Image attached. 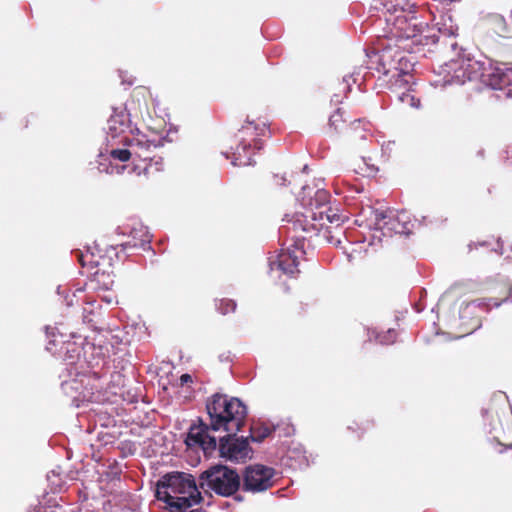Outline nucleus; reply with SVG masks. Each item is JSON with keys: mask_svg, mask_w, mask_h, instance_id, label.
Wrapping results in <instances>:
<instances>
[{"mask_svg": "<svg viewBox=\"0 0 512 512\" xmlns=\"http://www.w3.org/2000/svg\"><path fill=\"white\" fill-rule=\"evenodd\" d=\"M210 417V427L204 424H194L189 428L185 443L189 448H200L205 454L216 449V438L208 434V430H224L227 433H237L246 417L247 409L243 402L236 397L215 394L206 405Z\"/></svg>", "mask_w": 512, "mask_h": 512, "instance_id": "f257e3e1", "label": "nucleus"}, {"mask_svg": "<svg viewBox=\"0 0 512 512\" xmlns=\"http://www.w3.org/2000/svg\"><path fill=\"white\" fill-rule=\"evenodd\" d=\"M439 74L443 76L444 86L480 81L494 90L503 91L506 98H512V66L505 63L461 56L441 66Z\"/></svg>", "mask_w": 512, "mask_h": 512, "instance_id": "f03ea898", "label": "nucleus"}, {"mask_svg": "<svg viewBox=\"0 0 512 512\" xmlns=\"http://www.w3.org/2000/svg\"><path fill=\"white\" fill-rule=\"evenodd\" d=\"M156 497L165 502L171 512H186L201 500V494L192 475L172 472L157 483Z\"/></svg>", "mask_w": 512, "mask_h": 512, "instance_id": "7ed1b4c3", "label": "nucleus"}, {"mask_svg": "<svg viewBox=\"0 0 512 512\" xmlns=\"http://www.w3.org/2000/svg\"><path fill=\"white\" fill-rule=\"evenodd\" d=\"M328 199V192L321 187V180H317L314 187L304 186L298 197L303 208L310 213V218L322 222L321 227L325 225V221L338 227L344 222L345 217L338 213L337 208L326 207Z\"/></svg>", "mask_w": 512, "mask_h": 512, "instance_id": "20e7f679", "label": "nucleus"}, {"mask_svg": "<svg viewBox=\"0 0 512 512\" xmlns=\"http://www.w3.org/2000/svg\"><path fill=\"white\" fill-rule=\"evenodd\" d=\"M200 486L218 495L230 496L238 490L240 477L235 470L227 466L215 465L201 474Z\"/></svg>", "mask_w": 512, "mask_h": 512, "instance_id": "39448f33", "label": "nucleus"}, {"mask_svg": "<svg viewBox=\"0 0 512 512\" xmlns=\"http://www.w3.org/2000/svg\"><path fill=\"white\" fill-rule=\"evenodd\" d=\"M364 215H368L365 220L366 227L381 231L382 235L408 234L410 232L411 221L409 215L402 211L398 213L373 210L368 208L363 211Z\"/></svg>", "mask_w": 512, "mask_h": 512, "instance_id": "423d86ee", "label": "nucleus"}, {"mask_svg": "<svg viewBox=\"0 0 512 512\" xmlns=\"http://www.w3.org/2000/svg\"><path fill=\"white\" fill-rule=\"evenodd\" d=\"M275 470L262 464L246 467L243 475V487L253 493L263 492L274 484Z\"/></svg>", "mask_w": 512, "mask_h": 512, "instance_id": "0eeeda50", "label": "nucleus"}, {"mask_svg": "<svg viewBox=\"0 0 512 512\" xmlns=\"http://www.w3.org/2000/svg\"><path fill=\"white\" fill-rule=\"evenodd\" d=\"M130 117L125 107L114 108L106 126L108 143L126 144L131 138L128 134Z\"/></svg>", "mask_w": 512, "mask_h": 512, "instance_id": "6e6552de", "label": "nucleus"}, {"mask_svg": "<svg viewBox=\"0 0 512 512\" xmlns=\"http://www.w3.org/2000/svg\"><path fill=\"white\" fill-rule=\"evenodd\" d=\"M233 433H228L227 437L220 440V456L234 462L245 461L250 457V447L247 439L234 438Z\"/></svg>", "mask_w": 512, "mask_h": 512, "instance_id": "1a4fd4ad", "label": "nucleus"}, {"mask_svg": "<svg viewBox=\"0 0 512 512\" xmlns=\"http://www.w3.org/2000/svg\"><path fill=\"white\" fill-rule=\"evenodd\" d=\"M396 15L387 18V22L393 25L395 35L400 38H413L421 32L422 24L412 15H407L404 10L395 9Z\"/></svg>", "mask_w": 512, "mask_h": 512, "instance_id": "9d476101", "label": "nucleus"}, {"mask_svg": "<svg viewBox=\"0 0 512 512\" xmlns=\"http://www.w3.org/2000/svg\"><path fill=\"white\" fill-rule=\"evenodd\" d=\"M303 253L302 247L295 243L292 247L282 250L275 259L270 258V268L273 270L277 267L283 273L293 276L298 272V261Z\"/></svg>", "mask_w": 512, "mask_h": 512, "instance_id": "9b49d317", "label": "nucleus"}, {"mask_svg": "<svg viewBox=\"0 0 512 512\" xmlns=\"http://www.w3.org/2000/svg\"><path fill=\"white\" fill-rule=\"evenodd\" d=\"M142 144L141 140L137 143L128 141L126 144H117L115 142H107L106 152L110 155L112 160H118L120 162L128 161L131 157L140 158L147 160L148 155L140 153L138 151L139 146Z\"/></svg>", "mask_w": 512, "mask_h": 512, "instance_id": "f8f14e48", "label": "nucleus"}, {"mask_svg": "<svg viewBox=\"0 0 512 512\" xmlns=\"http://www.w3.org/2000/svg\"><path fill=\"white\" fill-rule=\"evenodd\" d=\"M250 146V143H240V145L233 152L232 164L234 166H248L252 164Z\"/></svg>", "mask_w": 512, "mask_h": 512, "instance_id": "ddd939ff", "label": "nucleus"}, {"mask_svg": "<svg viewBox=\"0 0 512 512\" xmlns=\"http://www.w3.org/2000/svg\"><path fill=\"white\" fill-rule=\"evenodd\" d=\"M353 166L355 173L366 177L373 176L378 171L377 167L371 162V159L364 157L357 159Z\"/></svg>", "mask_w": 512, "mask_h": 512, "instance_id": "4468645a", "label": "nucleus"}, {"mask_svg": "<svg viewBox=\"0 0 512 512\" xmlns=\"http://www.w3.org/2000/svg\"><path fill=\"white\" fill-rule=\"evenodd\" d=\"M138 140L142 141V144L139 146L138 151L140 153L147 154L148 155V159H149L150 158V149L152 147L155 148L156 145L154 144V142L146 139L145 136H141V137H137V138L131 137L128 141H132L134 143H137Z\"/></svg>", "mask_w": 512, "mask_h": 512, "instance_id": "2eb2a0df", "label": "nucleus"}, {"mask_svg": "<svg viewBox=\"0 0 512 512\" xmlns=\"http://www.w3.org/2000/svg\"><path fill=\"white\" fill-rule=\"evenodd\" d=\"M375 340L381 344H391L396 339V332L393 329H388V331L383 335L376 334L374 336Z\"/></svg>", "mask_w": 512, "mask_h": 512, "instance_id": "dca6fc26", "label": "nucleus"}, {"mask_svg": "<svg viewBox=\"0 0 512 512\" xmlns=\"http://www.w3.org/2000/svg\"><path fill=\"white\" fill-rule=\"evenodd\" d=\"M309 215H310V213L307 212V209H305V213H301V217H299V218H297L295 220L288 219V222L293 221L294 225L296 227L301 228L303 231H308L307 219L310 218Z\"/></svg>", "mask_w": 512, "mask_h": 512, "instance_id": "f3484780", "label": "nucleus"}, {"mask_svg": "<svg viewBox=\"0 0 512 512\" xmlns=\"http://www.w3.org/2000/svg\"><path fill=\"white\" fill-rule=\"evenodd\" d=\"M399 100L403 103L409 104L413 108H418L420 105L419 99L415 98L410 93H403L401 96H399Z\"/></svg>", "mask_w": 512, "mask_h": 512, "instance_id": "a211bd4d", "label": "nucleus"}, {"mask_svg": "<svg viewBox=\"0 0 512 512\" xmlns=\"http://www.w3.org/2000/svg\"><path fill=\"white\" fill-rule=\"evenodd\" d=\"M270 433H271L270 429L265 427V428H263L261 434H259V435H257L256 432L253 431V433L251 435V438H252L253 441L260 442L265 437H267Z\"/></svg>", "mask_w": 512, "mask_h": 512, "instance_id": "6ab92c4d", "label": "nucleus"}, {"mask_svg": "<svg viewBox=\"0 0 512 512\" xmlns=\"http://www.w3.org/2000/svg\"><path fill=\"white\" fill-rule=\"evenodd\" d=\"M225 304H226V308L225 309L220 308L221 312L223 314H225V313H227L229 311H234L235 310V303L233 301L228 300V301L225 302Z\"/></svg>", "mask_w": 512, "mask_h": 512, "instance_id": "aec40b11", "label": "nucleus"}, {"mask_svg": "<svg viewBox=\"0 0 512 512\" xmlns=\"http://www.w3.org/2000/svg\"><path fill=\"white\" fill-rule=\"evenodd\" d=\"M326 239L329 243L335 245V246H338L340 245L341 243V239L339 237H334V236H326Z\"/></svg>", "mask_w": 512, "mask_h": 512, "instance_id": "412c9836", "label": "nucleus"}, {"mask_svg": "<svg viewBox=\"0 0 512 512\" xmlns=\"http://www.w3.org/2000/svg\"><path fill=\"white\" fill-rule=\"evenodd\" d=\"M180 381H181L182 384L188 383V382L191 381V376L189 374H183L180 377Z\"/></svg>", "mask_w": 512, "mask_h": 512, "instance_id": "4be33fe9", "label": "nucleus"}, {"mask_svg": "<svg viewBox=\"0 0 512 512\" xmlns=\"http://www.w3.org/2000/svg\"><path fill=\"white\" fill-rule=\"evenodd\" d=\"M108 278H110V277L108 276ZM112 284H113V280L108 279V281L104 282L103 285H104V288L109 289L112 286Z\"/></svg>", "mask_w": 512, "mask_h": 512, "instance_id": "5701e85b", "label": "nucleus"}, {"mask_svg": "<svg viewBox=\"0 0 512 512\" xmlns=\"http://www.w3.org/2000/svg\"><path fill=\"white\" fill-rule=\"evenodd\" d=\"M337 116H338V113H337V114H335V115H332V116H331V118H330V122H331L332 124H334V122L336 121V117H337Z\"/></svg>", "mask_w": 512, "mask_h": 512, "instance_id": "b1692460", "label": "nucleus"}, {"mask_svg": "<svg viewBox=\"0 0 512 512\" xmlns=\"http://www.w3.org/2000/svg\"><path fill=\"white\" fill-rule=\"evenodd\" d=\"M448 34H449V35H455L456 33H455V30L451 27V28L449 29V31H448Z\"/></svg>", "mask_w": 512, "mask_h": 512, "instance_id": "393cba45", "label": "nucleus"}, {"mask_svg": "<svg viewBox=\"0 0 512 512\" xmlns=\"http://www.w3.org/2000/svg\"><path fill=\"white\" fill-rule=\"evenodd\" d=\"M116 169L117 173H121L125 169V166L117 167Z\"/></svg>", "mask_w": 512, "mask_h": 512, "instance_id": "a878e982", "label": "nucleus"}, {"mask_svg": "<svg viewBox=\"0 0 512 512\" xmlns=\"http://www.w3.org/2000/svg\"><path fill=\"white\" fill-rule=\"evenodd\" d=\"M504 301L506 302H512V293L510 294V296L508 298H506Z\"/></svg>", "mask_w": 512, "mask_h": 512, "instance_id": "bb28decb", "label": "nucleus"}, {"mask_svg": "<svg viewBox=\"0 0 512 512\" xmlns=\"http://www.w3.org/2000/svg\"><path fill=\"white\" fill-rule=\"evenodd\" d=\"M493 305H494V307H498V306H500V302H494Z\"/></svg>", "mask_w": 512, "mask_h": 512, "instance_id": "cd10ccee", "label": "nucleus"}, {"mask_svg": "<svg viewBox=\"0 0 512 512\" xmlns=\"http://www.w3.org/2000/svg\"><path fill=\"white\" fill-rule=\"evenodd\" d=\"M377 238L379 241L381 240L380 236L373 235V239Z\"/></svg>", "mask_w": 512, "mask_h": 512, "instance_id": "c85d7f7f", "label": "nucleus"}, {"mask_svg": "<svg viewBox=\"0 0 512 512\" xmlns=\"http://www.w3.org/2000/svg\"><path fill=\"white\" fill-rule=\"evenodd\" d=\"M308 169V166L305 165L304 168H303V171H306Z\"/></svg>", "mask_w": 512, "mask_h": 512, "instance_id": "c756f323", "label": "nucleus"}, {"mask_svg": "<svg viewBox=\"0 0 512 512\" xmlns=\"http://www.w3.org/2000/svg\"><path fill=\"white\" fill-rule=\"evenodd\" d=\"M96 275H97L98 278L100 277L99 272H96Z\"/></svg>", "mask_w": 512, "mask_h": 512, "instance_id": "7c9ffc66", "label": "nucleus"}, {"mask_svg": "<svg viewBox=\"0 0 512 512\" xmlns=\"http://www.w3.org/2000/svg\"><path fill=\"white\" fill-rule=\"evenodd\" d=\"M509 446H512V441L508 444Z\"/></svg>", "mask_w": 512, "mask_h": 512, "instance_id": "2f4dec72", "label": "nucleus"}]
</instances>
